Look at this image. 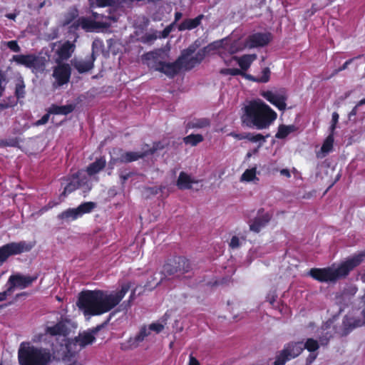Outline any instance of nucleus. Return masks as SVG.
<instances>
[{
  "label": "nucleus",
  "instance_id": "1",
  "mask_svg": "<svg viewBox=\"0 0 365 365\" xmlns=\"http://www.w3.org/2000/svg\"><path fill=\"white\" fill-rule=\"evenodd\" d=\"M277 113L260 99L250 101L242 109L241 124L249 128H268L277 119Z\"/></svg>",
  "mask_w": 365,
  "mask_h": 365
},
{
  "label": "nucleus",
  "instance_id": "2",
  "mask_svg": "<svg viewBox=\"0 0 365 365\" xmlns=\"http://www.w3.org/2000/svg\"><path fill=\"white\" fill-rule=\"evenodd\" d=\"M365 252L354 255L341 262L336 268H312L309 275L320 282H336L340 279L346 278L349 273L359 266L364 261Z\"/></svg>",
  "mask_w": 365,
  "mask_h": 365
},
{
  "label": "nucleus",
  "instance_id": "3",
  "mask_svg": "<svg viewBox=\"0 0 365 365\" xmlns=\"http://www.w3.org/2000/svg\"><path fill=\"white\" fill-rule=\"evenodd\" d=\"M20 365H48L52 361L51 351L35 346L20 347L18 353Z\"/></svg>",
  "mask_w": 365,
  "mask_h": 365
},
{
  "label": "nucleus",
  "instance_id": "4",
  "mask_svg": "<svg viewBox=\"0 0 365 365\" xmlns=\"http://www.w3.org/2000/svg\"><path fill=\"white\" fill-rule=\"evenodd\" d=\"M103 291L87 290L81 292L77 302L78 308L86 315L96 316L101 314V301Z\"/></svg>",
  "mask_w": 365,
  "mask_h": 365
},
{
  "label": "nucleus",
  "instance_id": "5",
  "mask_svg": "<svg viewBox=\"0 0 365 365\" xmlns=\"http://www.w3.org/2000/svg\"><path fill=\"white\" fill-rule=\"evenodd\" d=\"M192 270V264L188 259L182 256H175L168 259L163 267V272L166 276H175L181 278Z\"/></svg>",
  "mask_w": 365,
  "mask_h": 365
},
{
  "label": "nucleus",
  "instance_id": "6",
  "mask_svg": "<svg viewBox=\"0 0 365 365\" xmlns=\"http://www.w3.org/2000/svg\"><path fill=\"white\" fill-rule=\"evenodd\" d=\"M36 245L34 241L21 240L11 242L0 247V265H2L11 256L30 252Z\"/></svg>",
  "mask_w": 365,
  "mask_h": 365
},
{
  "label": "nucleus",
  "instance_id": "7",
  "mask_svg": "<svg viewBox=\"0 0 365 365\" xmlns=\"http://www.w3.org/2000/svg\"><path fill=\"white\" fill-rule=\"evenodd\" d=\"M12 61L19 65L31 69L32 72H43L45 70L46 59L34 53L14 55Z\"/></svg>",
  "mask_w": 365,
  "mask_h": 365
},
{
  "label": "nucleus",
  "instance_id": "8",
  "mask_svg": "<svg viewBox=\"0 0 365 365\" xmlns=\"http://www.w3.org/2000/svg\"><path fill=\"white\" fill-rule=\"evenodd\" d=\"M302 351V341H290L276 356L273 365H284L288 361L299 356Z\"/></svg>",
  "mask_w": 365,
  "mask_h": 365
},
{
  "label": "nucleus",
  "instance_id": "9",
  "mask_svg": "<svg viewBox=\"0 0 365 365\" xmlns=\"http://www.w3.org/2000/svg\"><path fill=\"white\" fill-rule=\"evenodd\" d=\"M96 205L93 202H86L81 203L76 208H68L57 216L58 220L69 222L77 220L84 214L90 213L96 207Z\"/></svg>",
  "mask_w": 365,
  "mask_h": 365
},
{
  "label": "nucleus",
  "instance_id": "10",
  "mask_svg": "<svg viewBox=\"0 0 365 365\" xmlns=\"http://www.w3.org/2000/svg\"><path fill=\"white\" fill-rule=\"evenodd\" d=\"M184 56H179L173 63H167L163 61H155L151 68L173 78L182 70V63Z\"/></svg>",
  "mask_w": 365,
  "mask_h": 365
},
{
  "label": "nucleus",
  "instance_id": "11",
  "mask_svg": "<svg viewBox=\"0 0 365 365\" xmlns=\"http://www.w3.org/2000/svg\"><path fill=\"white\" fill-rule=\"evenodd\" d=\"M36 279V277L25 276L21 274H11L7 282L9 286L4 292H6V297H7L15 288L25 289L29 287Z\"/></svg>",
  "mask_w": 365,
  "mask_h": 365
},
{
  "label": "nucleus",
  "instance_id": "12",
  "mask_svg": "<svg viewBox=\"0 0 365 365\" xmlns=\"http://www.w3.org/2000/svg\"><path fill=\"white\" fill-rule=\"evenodd\" d=\"M272 217V212H265L263 207L259 208L257 210V216L249 223L250 230L255 233H259L269 224Z\"/></svg>",
  "mask_w": 365,
  "mask_h": 365
},
{
  "label": "nucleus",
  "instance_id": "13",
  "mask_svg": "<svg viewBox=\"0 0 365 365\" xmlns=\"http://www.w3.org/2000/svg\"><path fill=\"white\" fill-rule=\"evenodd\" d=\"M71 76V68L68 63H60L54 67L53 76L56 80L57 86H62L68 83Z\"/></svg>",
  "mask_w": 365,
  "mask_h": 365
},
{
  "label": "nucleus",
  "instance_id": "14",
  "mask_svg": "<svg viewBox=\"0 0 365 365\" xmlns=\"http://www.w3.org/2000/svg\"><path fill=\"white\" fill-rule=\"evenodd\" d=\"M272 35L269 32H257L250 35L246 39V46L250 48L263 47L269 43Z\"/></svg>",
  "mask_w": 365,
  "mask_h": 365
},
{
  "label": "nucleus",
  "instance_id": "15",
  "mask_svg": "<svg viewBox=\"0 0 365 365\" xmlns=\"http://www.w3.org/2000/svg\"><path fill=\"white\" fill-rule=\"evenodd\" d=\"M120 155L118 158H112L110 160V165H115L117 163H128L142 159L148 155L144 152H123L122 149L119 150Z\"/></svg>",
  "mask_w": 365,
  "mask_h": 365
},
{
  "label": "nucleus",
  "instance_id": "16",
  "mask_svg": "<svg viewBox=\"0 0 365 365\" xmlns=\"http://www.w3.org/2000/svg\"><path fill=\"white\" fill-rule=\"evenodd\" d=\"M365 322L360 318L345 316L342 321L340 331L338 332L341 336H346L354 329L364 326Z\"/></svg>",
  "mask_w": 365,
  "mask_h": 365
},
{
  "label": "nucleus",
  "instance_id": "17",
  "mask_svg": "<svg viewBox=\"0 0 365 365\" xmlns=\"http://www.w3.org/2000/svg\"><path fill=\"white\" fill-rule=\"evenodd\" d=\"M261 96L279 110L286 109L287 96L285 94H277L271 91H262Z\"/></svg>",
  "mask_w": 365,
  "mask_h": 365
},
{
  "label": "nucleus",
  "instance_id": "18",
  "mask_svg": "<svg viewBox=\"0 0 365 365\" xmlns=\"http://www.w3.org/2000/svg\"><path fill=\"white\" fill-rule=\"evenodd\" d=\"M69 320L61 319L58 321L55 325L47 327L46 328V333L51 336H68L71 333L69 327Z\"/></svg>",
  "mask_w": 365,
  "mask_h": 365
},
{
  "label": "nucleus",
  "instance_id": "19",
  "mask_svg": "<svg viewBox=\"0 0 365 365\" xmlns=\"http://www.w3.org/2000/svg\"><path fill=\"white\" fill-rule=\"evenodd\" d=\"M104 324L98 325L93 328L90 332L80 334L75 338L76 342L81 347L93 344L96 340L94 335L104 327Z\"/></svg>",
  "mask_w": 365,
  "mask_h": 365
},
{
  "label": "nucleus",
  "instance_id": "20",
  "mask_svg": "<svg viewBox=\"0 0 365 365\" xmlns=\"http://www.w3.org/2000/svg\"><path fill=\"white\" fill-rule=\"evenodd\" d=\"M150 334V332L148 328L145 326L142 327L139 332L134 337L129 338L126 344L123 345L124 347L122 349H133L138 347L144 341L145 338Z\"/></svg>",
  "mask_w": 365,
  "mask_h": 365
},
{
  "label": "nucleus",
  "instance_id": "21",
  "mask_svg": "<svg viewBox=\"0 0 365 365\" xmlns=\"http://www.w3.org/2000/svg\"><path fill=\"white\" fill-rule=\"evenodd\" d=\"M150 334V332L148 328L145 326L142 327L139 332L134 337L129 338L126 344L123 345L124 347L122 349H133L138 347L144 341L145 338Z\"/></svg>",
  "mask_w": 365,
  "mask_h": 365
},
{
  "label": "nucleus",
  "instance_id": "22",
  "mask_svg": "<svg viewBox=\"0 0 365 365\" xmlns=\"http://www.w3.org/2000/svg\"><path fill=\"white\" fill-rule=\"evenodd\" d=\"M96 59V56L93 51L92 53L86 57V60L76 61L73 66L79 73H84L93 68Z\"/></svg>",
  "mask_w": 365,
  "mask_h": 365
},
{
  "label": "nucleus",
  "instance_id": "23",
  "mask_svg": "<svg viewBox=\"0 0 365 365\" xmlns=\"http://www.w3.org/2000/svg\"><path fill=\"white\" fill-rule=\"evenodd\" d=\"M195 51V48L194 46H190L182 51L180 56H184V59L182 63V69L183 68L185 71H190L198 65L194 58L192 56L190 57Z\"/></svg>",
  "mask_w": 365,
  "mask_h": 365
},
{
  "label": "nucleus",
  "instance_id": "24",
  "mask_svg": "<svg viewBox=\"0 0 365 365\" xmlns=\"http://www.w3.org/2000/svg\"><path fill=\"white\" fill-rule=\"evenodd\" d=\"M120 303L118 298L114 294L105 295L103 292L101 301V314L109 312Z\"/></svg>",
  "mask_w": 365,
  "mask_h": 365
},
{
  "label": "nucleus",
  "instance_id": "25",
  "mask_svg": "<svg viewBox=\"0 0 365 365\" xmlns=\"http://www.w3.org/2000/svg\"><path fill=\"white\" fill-rule=\"evenodd\" d=\"M199 180L192 179L190 175L184 171L180 173L177 180L176 185L179 190H190L192 188V185L198 183Z\"/></svg>",
  "mask_w": 365,
  "mask_h": 365
},
{
  "label": "nucleus",
  "instance_id": "26",
  "mask_svg": "<svg viewBox=\"0 0 365 365\" xmlns=\"http://www.w3.org/2000/svg\"><path fill=\"white\" fill-rule=\"evenodd\" d=\"M204 15L200 14L195 19H185L178 26L180 31L185 30H192L197 28L201 24Z\"/></svg>",
  "mask_w": 365,
  "mask_h": 365
},
{
  "label": "nucleus",
  "instance_id": "27",
  "mask_svg": "<svg viewBox=\"0 0 365 365\" xmlns=\"http://www.w3.org/2000/svg\"><path fill=\"white\" fill-rule=\"evenodd\" d=\"M106 165V159L103 157H101L87 167L86 172L89 176H93L104 169Z\"/></svg>",
  "mask_w": 365,
  "mask_h": 365
},
{
  "label": "nucleus",
  "instance_id": "28",
  "mask_svg": "<svg viewBox=\"0 0 365 365\" xmlns=\"http://www.w3.org/2000/svg\"><path fill=\"white\" fill-rule=\"evenodd\" d=\"M76 108L74 104H67L65 106H58L53 104L50 109L49 113L56 115H68L72 113Z\"/></svg>",
  "mask_w": 365,
  "mask_h": 365
},
{
  "label": "nucleus",
  "instance_id": "29",
  "mask_svg": "<svg viewBox=\"0 0 365 365\" xmlns=\"http://www.w3.org/2000/svg\"><path fill=\"white\" fill-rule=\"evenodd\" d=\"M79 26H81L86 31H90L97 27V22L86 17H81L76 21L72 25V27L76 29Z\"/></svg>",
  "mask_w": 365,
  "mask_h": 365
},
{
  "label": "nucleus",
  "instance_id": "30",
  "mask_svg": "<svg viewBox=\"0 0 365 365\" xmlns=\"http://www.w3.org/2000/svg\"><path fill=\"white\" fill-rule=\"evenodd\" d=\"M297 130V128L294 125H279L278 127V130L275 134V138L277 139H284L287 138L290 133L295 132Z\"/></svg>",
  "mask_w": 365,
  "mask_h": 365
},
{
  "label": "nucleus",
  "instance_id": "31",
  "mask_svg": "<svg viewBox=\"0 0 365 365\" xmlns=\"http://www.w3.org/2000/svg\"><path fill=\"white\" fill-rule=\"evenodd\" d=\"M257 58L256 54H245L237 58L238 65L241 71H247L252 63Z\"/></svg>",
  "mask_w": 365,
  "mask_h": 365
},
{
  "label": "nucleus",
  "instance_id": "32",
  "mask_svg": "<svg viewBox=\"0 0 365 365\" xmlns=\"http://www.w3.org/2000/svg\"><path fill=\"white\" fill-rule=\"evenodd\" d=\"M210 125V120L207 118H195L186 125V129L204 128Z\"/></svg>",
  "mask_w": 365,
  "mask_h": 365
},
{
  "label": "nucleus",
  "instance_id": "33",
  "mask_svg": "<svg viewBox=\"0 0 365 365\" xmlns=\"http://www.w3.org/2000/svg\"><path fill=\"white\" fill-rule=\"evenodd\" d=\"M80 187V182L78 176H73L71 180L66 185L61 195L66 196Z\"/></svg>",
  "mask_w": 365,
  "mask_h": 365
},
{
  "label": "nucleus",
  "instance_id": "34",
  "mask_svg": "<svg viewBox=\"0 0 365 365\" xmlns=\"http://www.w3.org/2000/svg\"><path fill=\"white\" fill-rule=\"evenodd\" d=\"M204 140V138L201 134H190L183 138V142L186 145L196 146Z\"/></svg>",
  "mask_w": 365,
  "mask_h": 365
},
{
  "label": "nucleus",
  "instance_id": "35",
  "mask_svg": "<svg viewBox=\"0 0 365 365\" xmlns=\"http://www.w3.org/2000/svg\"><path fill=\"white\" fill-rule=\"evenodd\" d=\"M73 44L69 41L64 43L58 51L59 56L64 60L69 58L72 53Z\"/></svg>",
  "mask_w": 365,
  "mask_h": 365
},
{
  "label": "nucleus",
  "instance_id": "36",
  "mask_svg": "<svg viewBox=\"0 0 365 365\" xmlns=\"http://www.w3.org/2000/svg\"><path fill=\"white\" fill-rule=\"evenodd\" d=\"M25 83L22 78L19 79L15 85V96L17 99L24 98L26 95Z\"/></svg>",
  "mask_w": 365,
  "mask_h": 365
},
{
  "label": "nucleus",
  "instance_id": "37",
  "mask_svg": "<svg viewBox=\"0 0 365 365\" xmlns=\"http://www.w3.org/2000/svg\"><path fill=\"white\" fill-rule=\"evenodd\" d=\"M334 140V133L330 132L322 145L321 151L324 153L331 152L333 149Z\"/></svg>",
  "mask_w": 365,
  "mask_h": 365
},
{
  "label": "nucleus",
  "instance_id": "38",
  "mask_svg": "<svg viewBox=\"0 0 365 365\" xmlns=\"http://www.w3.org/2000/svg\"><path fill=\"white\" fill-rule=\"evenodd\" d=\"M302 348L303 350L306 349L309 352H315L319 349V344L317 340L309 338L304 344H302Z\"/></svg>",
  "mask_w": 365,
  "mask_h": 365
},
{
  "label": "nucleus",
  "instance_id": "39",
  "mask_svg": "<svg viewBox=\"0 0 365 365\" xmlns=\"http://www.w3.org/2000/svg\"><path fill=\"white\" fill-rule=\"evenodd\" d=\"M269 137V134L263 135L261 133L254 134V133H247L246 140H247L252 143L262 142L259 145V146H260L262 145V143H264L266 141V139Z\"/></svg>",
  "mask_w": 365,
  "mask_h": 365
},
{
  "label": "nucleus",
  "instance_id": "40",
  "mask_svg": "<svg viewBox=\"0 0 365 365\" xmlns=\"http://www.w3.org/2000/svg\"><path fill=\"white\" fill-rule=\"evenodd\" d=\"M91 7H106L112 6L114 0H89Z\"/></svg>",
  "mask_w": 365,
  "mask_h": 365
},
{
  "label": "nucleus",
  "instance_id": "41",
  "mask_svg": "<svg viewBox=\"0 0 365 365\" xmlns=\"http://www.w3.org/2000/svg\"><path fill=\"white\" fill-rule=\"evenodd\" d=\"M256 178V168L247 169L241 176L242 181L250 182Z\"/></svg>",
  "mask_w": 365,
  "mask_h": 365
},
{
  "label": "nucleus",
  "instance_id": "42",
  "mask_svg": "<svg viewBox=\"0 0 365 365\" xmlns=\"http://www.w3.org/2000/svg\"><path fill=\"white\" fill-rule=\"evenodd\" d=\"M271 71L268 67H265L262 71L261 76H257V83H267L270 79Z\"/></svg>",
  "mask_w": 365,
  "mask_h": 365
},
{
  "label": "nucleus",
  "instance_id": "43",
  "mask_svg": "<svg viewBox=\"0 0 365 365\" xmlns=\"http://www.w3.org/2000/svg\"><path fill=\"white\" fill-rule=\"evenodd\" d=\"M220 73L222 75L238 76L242 74V71L239 68H222Z\"/></svg>",
  "mask_w": 365,
  "mask_h": 365
},
{
  "label": "nucleus",
  "instance_id": "44",
  "mask_svg": "<svg viewBox=\"0 0 365 365\" xmlns=\"http://www.w3.org/2000/svg\"><path fill=\"white\" fill-rule=\"evenodd\" d=\"M4 140L5 143L4 145H5L6 147H19L20 139L17 137L9 138L7 139H4Z\"/></svg>",
  "mask_w": 365,
  "mask_h": 365
},
{
  "label": "nucleus",
  "instance_id": "45",
  "mask_svg": "<svg viewBox=\"0 0 365 365\" xmlns=\"http://www.w3.org/2000/svg\"><path fill=\"white\" fill-rule=\"evenodd\" d=\"M129 289V285L124 284L121 287L120 289L114 294L117 298H118L119 301L120 302L122 299L125 297L126 293L128 292Z\"/></svg>",
  "mask_w": 365,
  "mask_h": 365
},
{
  "label": "nucleus",
  "instance_id": "46",
  "mask_svg": "<svg viewBox=\"0 0 365 365\" xmlns=\"http://www.w3.org/2000/svg\"><path fill=\"white\" fill-rule=\"evenodd\" d=\"M206 55V50L205 48L199 50L197 53L192 56L195 61L197 63V64H200L202 60L205 58Z\"/></svg>",
  "mask_w": 365,
  "mask_h": 365
},
{
  "label": "nucleus",
  "instance_id": "47",
  "mask_svg": "<svg viewBox=\"0 0 365 365\" xmlns=\"http://www.w3.org/2000/svg\"><path fill=\"white\" fill-rule=\"evenodd\" d=\"M339 114L336 112H334L332 113L331 124L330 128H329L330 132L334 133V130H335V129L336 128V124H337V123L339 121Z\"/></svg>",
  "mask_w": 365,
  "mask_h": 365
},
{
  "label": "nucleus",
  "instance_id": "48",
  "mask_svg": "<svg viewBox=\"0 0 365 365\" xmlns=\"http://www.w3.org/2000/svg\"><path fill=\"white\" fill-rule=\"evenodd\" d=\"M7 47L11 49L14 52H19L21 51V48L19 46L16 41L12 40L6 42Z\"/></svg>",
  "mask_w": 365,
  "mask_h": 365
},
{
  "label": "nucleus",
  "instance_id": "49",
  "mask_svg": "<svg viewBox=\"0 0 365 365\" xmlns=\"http://www.w3.org/2000/svg\"><path fill=\"white\" fill-rule=\"evenodd\" d=\"M163 328H164L163 325L160 323H152L151 324H150L148 329L150 331H154L156 333H160V331H163Z\"/></svg>",
  "mask_w": 365,
  "mask_h": 365
},
{
  "label": "nucleus",
  "instance_id": "50",
  "mask_svg": "<svg viewBox=\"0 0 365 365\" xmlns=\"http://www.w3.org/2000/svg\"><path fill=\"white\" fill-rule=\"evenodd\" d=\"M163 148V146L161 145L160 142H155L153 143V145L151 148L149 150L145 151L144 153H148V155H153L158 150Z\"/></svg>",
  "mask_w": 365,
  "mask_h": 365
},
{
  "label": "nucleus",
  "instance_id": "51",
  "mask_svg": "<svg viewBox=\"0 0 365 365\" xmlns=\"http://www.w3.org/2000/svg\"><path fill=\"white\" fill-rule=\"evenodd\" d=\"M133 175V173L131 172H125V171H120L119 173L120 179L121 181V184H125V182L128 180L130 177Z\"/></svg>",
  "mask_w": 365,
  "mask_h": 365
},
{
  "label": "nucleus",
  "instance_id": "52",
  "mask_svg": "<svg viewBox=\"0 0 365 365\" xmlns=\"http://www.w3.org/2000/svg\"><path fill=\"white\" fill-rule=\"evenodd\" d=\"M78 16V10L76 9H73L72 11L68 14L66 19V24H69L73 20H74Z\"/></svg>",
  "mask_w": 365,
  "mask_h": 365
},
{
  "label": "nucleus",
  "instance_id": "53",
  "mask_svg": "<svg viewBox=\"0 0 365 365\" xmlns=\"http://www.w3.org/2000/svg\"><path fill=\"white\" fill-rule=\"evenodd\" d=\"M230 247L232 249H237L240 246V239L237 236H233L231 238L230 242L229 244Z\"/></svg>",
  "mask_w": 365,
  "mask_h": 365
},
{
  "label": "nucleus",
  "instance_id": "54",
  "mask_svg": "<svg viewBox=\"0 0 365 365\" xmlns=\"http://www.w3.org/2000/svg\"><path fill=\"white\" fill-rule=\"evenodd\" d=\"M6 78L5 75L0 71V97H1L5 91V86L3 85V83L5 81Z\"/></svg>",
  "mask_w": 365,
  "mask_h": 365
},
{
  "label": "nucleus",
  "instance_id": "55",
  "mask_svg": "<svg viewBox=\"0 0 365 365\" xmlns=\"http://www.w3.org/2000/svg\"><path fill=\"white\" fill-rule=\"evenodd\" d=\"M17 103L16 101H13L11 103H6L5 101L0 103V112L4 109L9 108L10 107H14Z\"/></svg>",
  "mask_w": 365,
  "mask_h": 365
},
{
  "label": "nucleus",
  "instance_id": "56",
  "mask_svg": "<svg viewBox=\"0 0 365 365\" xmlns=\"http://www.w3.org/2000/svg\"><path fill=\"white\" fill-rule=\"evenodd\" d=\"M229 135L235 138L237 140H245L247 138V133H237L235 132H231Z\"/></svg>",
  "mask_w": 365,
  "mask_h": 365
},
{
  "label": "nucleus",
  "instance_id": "57",
  "mask_svg": "<svg viewBox=\"0 0 365 365\" xmlns=\"http://www.w3.org/2000/svg\"><path fill=\"white\" fill-rule=\"evenodd\" d=\"M49 117H50V115L48 113L43 115L39 120H38L36 121V124L37 125L46 124L48 121Z\"/></svg>",
  "mask_w": 365,
  "mask_h": 365
},
{
  "label": "nucleus",
  "instance_id": "58",
  "mask_svg": "<svg viewBox=\"0 0 365 365\" xmlns=\"http://www.w3.org/2000/svg\"><path fill=\"white\" fill-rule=\"evenodd\" d=\"M317 354L314 352H310L309 355L307 356L306 359L307 365H310L317 358Z\"/></svg>",
  "mask_w": 365,
  "mask_h": 365
},
{
  "label": "nucleus",
  "instance_id": "59",
  "mask_svg": "<svg viewBox=\"0 0 365 365\" xmlns=\"http://www.w3.org/2000/svg\"><path fill=\"white\" fill-rule=\"evenodd\" d=\"M244 71H242V74H240V76H242L245 77L247 80H250L251 81L257 82V76H252L251 74L246 73Z\"/></svg>",
  "mask_w": 365,
  "mask_h": 365
},
{
  "label": "nucleus",
  "instance_id": "60",
  "mask_svg": "<svg viewBox=\"0 0 365 365\" xmlns=\"http://www.w3.org/2000/svg\"><path fill=\"white\" fill-rule=\"evenodd\" d=\"M171 31H172V25H169V26H166L162 31V37L163 38L168 37Z\"/></svg>",
  "mask_w": 365,
  "mask_h": 365
},
{
  "label": "nucleus",
  "instance_id": "61",
  "mask_svg": "<svg viewBox=\"0 0 365 365\" xmlns=\"http://www.w3.org/2000/svg\"><path fill=\"white\" fill-rule=\"evenodd\" d=\"M354 59V58H350V59L347 60L346 61H345L341 66L338 68V71H342L348 68L349 65H350L352 63Z\"/></svg>",
  "mask_w": 365,
  "mask_h": 365
},
{
  "label": "nucleus",
  "instance_id": "62",
  "mask_svg": "<svg viewBox=\"0 0 365 365\" xmlns=\"http://www.w3.org/2000/svg\"><path fill=\"white\" fill-rule=\"evenodd\" d=\"M145 42H150L157 38V36L155 34H147L144 36Z\"/></svg>",
  "mask_w": 365,
  "mask_h": 365
},
{
  "label": "nucleus",
  "instance_id": "63",
  "mask_svg": "<svg viewBox=\"0 0 365 365\" xmlns=\"http://www.w3.org/2000/svg\"><path fill=\"white\" fill-rule=\"evenodd\" d=\"M357 108H358L357 106H355L353 108V109L349 112L348 117L350 120H352V117H354L356 115Z\"/></svg>",
  "mask_w": 365,
  "mask_h": 365
},
{
  "label": "nucleus",
  "instance_id": "64",
  "mask_svg": "<svg viewBox=\"0 0 365 365\" xmlns=\"http://www.w3.org/2000/svg\"><path fill=\"white\" fill-rule=\"evenodd\" d=\"M188 365H200V362L198 361V360L195 357L190 355Z\"/></svg>",
  "mask_w": 365,
  "mask_h": 365
}]
</instances>
